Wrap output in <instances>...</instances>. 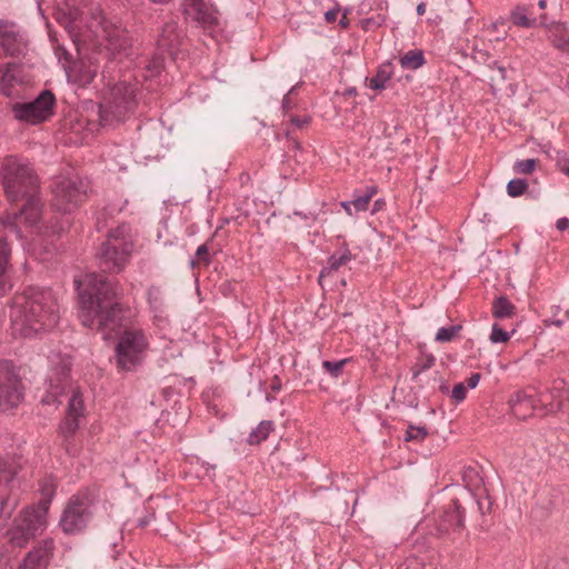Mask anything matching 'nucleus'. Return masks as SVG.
Returning <instances> with one entry per match:
<instances>
[{
    "label": "nucleus",
    "mask_w": 569,
    "mask_h": 569,
    "mask_svg": "<svg viewBox=\"0 0 569 569\" xmlns=\"http://www.w3.org/2000/svg\"><path fill=\"white\" fill-rule=\"evenodd\" d=\"M74 284L79 297V319L81 323L97 329L104 339L117 333L122 327L123 308L118 301L120 287L107 276L89 272Z\"/></svg>",
    "instance_id": "1"
},
{
    "label": "nucleus",
    "mask_w": 569,
    "mask_h": 569,
    "mask_svg": "<svg viewBox=\"0 0 569 569\" xmlns=\"http://www.w3.org/2000/svg\"><path fill=\"white\" fill-rule=\"evenodd\" d=\"M0 183L10 202L24 200V204L17 211L7 213L0 223L22 239L18 221L33 226L38 223L42 213V203L38 197L39 178L28 159L10 154L0 159Z\"/></svg>",
    "instance_id": "2"
},
{
    "label": "nucleus",
    "mask_w": 569,
    "mask_h": 569,
    "mask_svg": "<svg viewBox=\"0 0 569 569\" xmlns=\"http://www.w3.org/2000/svg\"><path fill=\"white\" fill-rule=\"evenodd\" d=\"M10 319L14 335L31 338L50 331L60 319L58 299L49 288L28 287L13 297Z\"/></svg>",
    "instance_id": "3"
},
{
    "label": "nucleus",
    "mask_w": 569,
    "mask_h": 569,
    "mask_svg": "<svg viewBox=\"0 0 569 569\" xmlns=\"http://www.w3.org/2000/svg\"><path fill=\"white\" fill-rule=\"evenodd\" d=\"M132 250L131 227L128 223H122L111 229L97 253L100 269L103 272H121L126 268Z\"/></svg>",
    "instance_id": "4"
},
{
    "label": "nucleus",
    "mask_w": 569,
    "mask_h": 569,
    "mask_svg": "<svg viewBox=\"0 0 569 569\" xmlns=\"http://www.w3.org/2000/svg\"><path fill=\"white\" fill-rule=\"evenodd\" d=\"M140 91L138 84L120 82L114 84L109 96L100 103L99 117L103 126L123 121L138 106Z\"/></svg>",
    "instance_id": "5"
},
{
    "label": "nucleus",
    "mask_w": 569,
    "mask_h": 569,
    "mask_svg": "<svg viewBox=\"0 0 569 569\" xmlns=\"http://www.w3.org/2000/svg\"><path fill=\"white\" fill-rule=\"evenodd\" d=\"M88 182L78 174L60 177L53 184L52 208L61 213H71L84 201Z\"/></svg>",
    "instance_id": "6"
},
{
    "label": "nucleus",
    "mask_w": 569,
    "mask_h": 569,
    "mask_svg": "<svg viewBox=\"0 0 569 569\" xmlns=\"http://www.w3.org/2000/svg\"><path fill=\"white\" fill-rule=\"evenodd\" d=\"M93 498L87 493L73 495L67 502L59 526L67 535L82 532L93 518Z\"/></svg>",
    "instance_id": "7"
},
{
    "label": "nucleus",
    "mask_w": 569,
    "mask_h": 569,
    "mask_svg": "<svg viewBox=\"0 0 569 569\" xmlns=\"http://www.w3.org/2000/svg\"><path fill=\"white\" fill-rule=\"evenodd\" d=\"M147 348L148 341L142 330H124L116 346L118 368L123 371L136 370L142 363Z\"/></svg>",
    "instance_id": "8"
},
{
    "label": "nucleus",
    "mask_w": 569,
    "mask_h": 569,
    "mask_svg": "<svg viewBox=\"0 0 569 569\" xmlns=\"http://www.w3.org/2000/svg\"><path fill=\"white\" fill-rule=\"evenodd\" d=\"M56 101L53 92L46 89L32 101L13 103L11 112L16 120L36 126L49 120L53 116Z\"/></svg>",
    "instance_id": "9"
},
{
    "label": "nucleus",
    "mask_w": 569,
    "mask_h": 569,
    "mask_svg": "<svg viewBox=\"0 0 569 569\" xmlns=\"http://www.w3.org/2000/svg\"><path fill=\"white\" fill-rule=\"evenodd\" d=\"M47 527V519L34 512L33 509L26 508L18 518L14 519L12 528L9 530V541L13 547H26L38 533Z\"/></svg>",
    "instance_id": "10"
},
{
    "label": "nucleus",
    "mask_w": 569,
    "mask_h": 569,
    "mask_svg": "<svg viewBox=\"0 0 569 569\" xmlns=\"http://www.w3.org/2000/svg\"><path fill=\"white\" fill-rule=\"evenodd\" d=\"M0 50L10 57H20L27 52V34L17 23L0 19Z\"/></svg>",
    "instance_id": "11"
},
{
    "label": "nucleus",
    "mask_w": 569,
    "mask_h": 569,
    "mask_svg": "<svg viewBox=\"0 0 569 569\" xmlns=\"http://www.w3.org/2000/svg\"><path fill=\"white\" fill-rule=\"evenodd\" d=\"M20 380L8 362H0V409L17 407L22 399Z\"/></svg>",
    "instance_id": "12"
},
{
    "label": "nucleus",
    "mask_w": 569,
    "mask_h": 569,
    "mask_svg": "<svg viewBox=\"0 0 569 569\" xmlns=\"http://www.w3.org/2000/svg\"><path fill=\"white\" fill-rule=\"evenodd\" d=\"M433 520L439 535L460 531L465 525V510L460 500L453 498L449 505L438 510Z\"/></svg>",
    "instance_id": "13"
},
{
    "label": "nucleus",
    "mask_w": 569,
    "mask_h": 569,
    "mask_svg": "<svg viewBox=\"0 0 569 569\" xmlns=\"http://www.w3.org/2000/svg\"><path fill=\"white\" fill-rule=\"evenodd\" d=\"M181 6L186 19L203 28H213L218 24L216 11L204 0H183Z\"/></svg>",
    "instance_id": "14"
},
{
    "label": "nucleus",
    "mask_w": 569,
    "mask_h": 569,
    "mask_svg": "<svg viewBox=\"0 0 569 569\" xmlns=\"http://www.w3.org/2000/svg\"><path fill=\"white\" fill-rule=\"evenodd\" d=\"M84 405L80 393L72 390L68 401V408L64 419L60 423V431L64 439L71 438L79 428L80 418L83 417Z\"/></svg>",
    "instance_id": "15"
},
{
    "label": "nucleus",
    "mask_w": 569,
    "mask_h": 569,
    "mask_svg": "<svg viewBox=\"0 0 569 569\" xmlns=\"http://www.w3.org/2000/svg\"><path fill=\"white\" fill-rule=\"evenodd\" d=\"M53 548L52 539L42 540L26 555L17 569H48Z\"/></svg>",
    "instance_id": "16"
},
{
    "label": "nucleus",
    "mask_w": 569,
    "mask_h": 569,
    "mask_svg": "<svg viewBox=\"0 0 569 569\" xmlns=\"http://www.w3.org/2000/svg\"><path fill=\"white\" fill-rule=\"evenodd\" d=\"M539 26L543 27L547 32V38L551 44L562 51L569 52V27L560 21H548L547 14L539 17Z\"/></svg>",
    "instance_id": "17"
},
{
    "label": "nucleus",
    "mask_w": 569,
    "mask_h": 569,
    "mask_svg": "<svg viewBox=\"0 0 569 569\" xmlns=\"http://www.w3.org/2000/svg\"><path fill=\"white\" fill-rule=\"evenodd\" d=\"M11 248L4 237H0V297L13 288V268L10 264Z\"/></svg>",
    "instance_id": "18"
},
{
    "label": "nucleus",
    "mask_w": 569,
    "mask_h": 569,
    "mask_svg": "<svg viewBox=\"0 0 569 569\" xmlns=\"http://www.w3.org/2000/svg\"><path fill=\"white\" fill-rule=\"evenodd\" d=\"M183 38V32L179 28L177 21H168L163 24L161 32L157 39L158 50L170 54L179 47Z\"/></svg>",
    "instance_id": "19"
},
{
    "label": "nucleus",
    "mask_w": 569,
    "mask_h": 569,
    "mask_svg": "<svg viewBox=\"0 0 569 569\" xmlns=\"http://www.w3.org/2000/svg\"><path fill=\"white\" fill-rule=\"evenodd\" d=\"M70 363H63L61 371L58 373V378L54 379L50 377L49 380V389L47 390V395L42 398V402L46 405H54L60 403L59 397H61L67 388H70Z\"/></svg>",
    "instance_id": "20"
},
{
    "label": "nucleus",
    "mask_w": 569,
    "mask_h": 569,
    "mask_svg": "<svg viewBox=\"0 0 569 569\" xmlns=\"http://www.w3.org/2000/svg\"><path fill=\"white\" fill-rule=\"evenodd\" d=\"M104 38L108 41V49L113 53L128 54L131 48V40L127 30L120 27H103Z\"/></svg>",
    "instance_id": "21"
},
{
    "label": "nucleus",
    "mask_w": 569,
    "mask_h": 569,
    "mask_svg": "<svg viewBox=\"0 0 569 569\" xmlns=\"http://www.w3.org/2000/svg\"><path fill=\"white\" fill-rule=\"evenodd\" d=\"M57 482L52 477H46L39 482V491L41 495L40 500L37 505L28 507V509H33L34 512L42 516L47 519V515L49 511V507L51 501L56 495Z\"/></svg>",
    "instance_id": "22"
},
{
    "label": "nucleus",
    "mask_w": 569,
    "mask_h": 569,
    "mask_svg": "<svg viewBox=\"0 0 569 569\" xmlns=\"http://www.w3.org/2000/svg\"><path fill=\"white\" fill-rule=\"evenodd\" d=\"M540 396H546L543 415L555 413L559 411L561 409L563 400L568 398L565 380H555L551 390L546 393H540Z\"/></svg>",
    "instance_id": "23"
},
{
    "label": "nucleus",
    "mask_w": 569,
    "mask_h": 569,
    "mask_svg": "<svg viewBox=\"0 0 569 569\" xmlns=\"http://www.w3.org/2000/svg\"><path fill=\"white\" fill-rule=\"evenodd\" d=\"M545 397L546 396L528 395L525 391H518L511 397L509 402L515 415H518L519 408L530 407L533 411H538L541 416H545Z\"/></svg>",
    "instance_id": "24"
},
{
    "label": "nucleus",
    "mask_w": 569,
    "mask_h": 569,
    "mask_svg": "<svg viewBox=\"0 0 569 569\" xmlns=\"http://www.w3.org/2000/svg\"><path fill=\"white\" fill-rule=\"evenodd\" d=\"M353 258L355 257L349 250L348 244L343 242L340 246L339 251L332 253L328 258L327 264L320 270L319 281H321L322 278L330 276L332 272L338 271L342 266H346Z\"/></svg>",
    "instance_id": "25"
},
{
    "label": "nucleus",
    "mask_w": 569,
    "mask_h": 569,
    "mask_svg": "<svg viewBox=\"0 0 569 569\" xmlns=\"http://www.w3.org/2000/svg\"><path fill=\"white\" fill-rule=\"evenodd\" d=\"M510 20L517 27L535 28L539 26V18L531 17L526 6H517L510 13Z\"/></svg>",
    "instance_id": "26"
},
{
    "label": "nucleus",
    "mask_w": 569,
    "mask_h": 569,
    "mask_svg": "<svg viewBox=\"0 0 569 569\" xmlns=\"http://www.w3.org/2000/svg\"><path fill=\"white\" fill-rule=\"evenodd\" d=\"M393 74V66L391 62H386L379 66L376 74L370 78L369 87L372 90H383L387 87V82L391 79Z\"/></svg>",
    "instance_id": "27"
},
{
    "label": "nucleus",
    "mask_w": 569,
    "mask_h": 569,
    "mask_svg": "<svg viewBox=\"0 0 569 569\" xmlns=\"http://www.w3.org/2000/svg\"><path fill=\"white\" fill-rule=\"evenodd\" d=\"M516 315V306L506 297L499 296L492 301V316L497 319H507Z\"/></svg>",
    "instance_id": "28"
},
{
    "label": "nucleus",
    "mask_w": 569,
    "mask_h": 569,
    "mask_svg": "<svg viewBox=\"0 0 569 569\" xmlns=\"http://www.w3.org/2000/svg\"><path fill=\"white\" fill-rule=\"evenodd\" d=\"M399 63L402 69L417 70L426 63L425 53L422 50H409L399 57Z\"/></svg>",
    "instance_id": "29"
},
{
    "label": "nucleus",
    "mask_w": 569,
    "mask_h": 569,
    "mask_svg": "<svg viewBox=\"0 0 569 569\" xmlns=\"http://www.w3.org/2000/svg\"><path fill=\"white\" fill-rule=\"evenodd\" d=\"M272 430L273 422L271 420H263L249 433L247 441L251 446L259 445L268 438Z\"/></svg>",
    "instance_id": "30"
},
{
    "label": "nucleus",
    "mask_w": 569,
    "mask_h": 569,
    "mask_svg": "<svg viewBox=\"0 0 569 569\" xmlns=\"http://www.w3.org/2000/svg\"><path fill=\"white\" fill-rule=\"evenodd\" d=\"M376 193V188L368 187L366 191L359 192L356 191L353 194V199L351 200V203L355 209V213L365 212L368 210L369 202L373 194Z\"/></svg>",
    "instance_id": "31"
},
{
    "label": "nucleus",
    "mask_w": 569,
    "mask_h": 569,
    "mask_svg": "<svg viewBox=\"0 0 569 569\" xmlns=\"http://www.w3.org/2000/svg\"><path fill=\"white\" fill-rule=\"evenodd\" d=\"M14 81L16 74L13 73L11 64H8L6 68H0V91L3 94L10 96Z\"/></svg>",
    "instance_id": "32"
},
{
    "label": "nucleus",
    "mask_w": 569,
    "mask_h": 569,
    "mask_svg": "<svg viewBox=\"0 0 569 569\" xmlns=\"http://www.w3.org/2000/svg\"><path fill=\"white\" fill-rule=\"evenodd\" d=\"M164 59L162 54L157 53L154 54L146 64L144 71L142 73L143 79H151L153 77H157L160 74L163 68Z\"/></svg>",
    "instance_id": "33"
},
{
    "label": "nucleus",
    "mask_w": 569,
    "mask_h": 569,
    "mask_svg": "<svg viewBox=\"0 0 569 569\" xmlns=\"http://www.w3.org/2000/svg\"><path fill=\"white\" fill-rule=\"evenodd\" d=\"M349 361V358H345L341 360H325L322 362V368L332 378H338L342 375L343 368Z\"/></svg>",
    "instance_id": "34"
},
{
    "label": "nucleus",
    "mask_w": 569,
    "mask_h": 569,
    "mask_svg": "<svg viewBox=\"0 0 569 569\" xmlns=\"http://www.w3.org/2000/svg\"><path fill=\"white\" fill-rule=\"evenodd\" d=\"M462 329L461 325H455L450 327H441L438 329L435 340L437 342H449L451 341Z\"/></svg>",
    "instance_id": "35"
},
{
    "label": "nucleus",
    "mask_w": 569,
    "mask_h": 569,
    "mask_svg": "<svg viewBox=\"0 0 569 569\" xmlns=\"http://www.w3.org/2000/svg\"><path fill=\"white\" fill-rule=\"evenodd\" d=\"M148 302L151 310L157 315L162 312L163 299L159 288L151 287L148 290Z\"/></svg>",
    "instance_id": "36"
},
{
    "label": "nucleus",
    "mask_w": 569,
    "mask_h": 569,
    "mask_svg": "<svg viewBox=\"0 0 569 569\" xmlns=\"http://www.w3.org/2000/svg\"><path fill=\"white\" fill-rule=\"evenodd\" d=\"M528 188V183L523 179H512L507 184V193L512 197H519L525 193Z\"/></svg>",
    "instance_id": "37"
},
{
    "label": "nucleus",
    "mask_w": 569,
    "mask_h": 569,
    "mask_svg": "<svg viewBox=\"0 0 569 569\" xmlns=\"http://www.w3.org/2000/svg\"><path fill=\"white\" fill-rule=\"evenodd\" d=\"M537 163L536 159L518 160L513 164V171L519 174H529L535 171Z\"/></svg>",
    "instance_id": "38"
},
{
    "label": "nucleus",
    "mask_w": 569,
    "mask_h": 569,
    "mask_svg": "<svg viewBox=\"0 0 569 569\" xmlns=\"http://www.w3.org/2000/svg\"><path fill=\"white\" fill-rule=\"evenodd\" d=\"M17 507L16 500L10 498L0 497V520L9 519Z\"/></svg>",
    "instance_id": "39"
},
{
    "label": "nucleus",
    "mask_w": 569,
    "mask_h": 569,
    "mask_svg": "<svg viewBox=\"0 0 569 569\" xmlns=\"http://www.w3.org/2000/svg\"><path fill=\"white\" fill-rule=\"evenodd\" d=\"M428 435L426 427H416L412 425L408 426L406 431L405 440L406 441H419L423 440Z\"/></svg>",
    "instance_id": "40"
},
{
    "label": "nucleus",
    "mask_w": 569,
    "mask_h": 569,
    "mask_svg": "<svg viewBox=\"0 0 569 569\" xmlns=\"http://www.w3.org/2000/svg\"><path fill=\"white\" fill-rule=\"evenodd\" d=\"M511 335L501 328L498 323L492 325L490 341L492 343H503L510 339Z\"/></svg>",
    "instance_id": "41"
},
{
    "label": "nucleus",
    "mask_w": 569,
    "mask_h": 569,
    "mask_svg": "<svg viewBox=\"0 0 569 569\" xmlns=\"http://www.w3.org/2000/svg\"><path fill=\"white\" fill-rule=\"evenodd\" d=\"M488 67L489 69H491L492 71H496L497 74L496 76H492L490 79L492 82H503L506 81L507 79V72H506V68L500 66L498 63V61L496 60H492L491 62L488 63Z\"/></svg>",
    "instance_id": "42"
},
{
    "label": "nucleus",
    "mask_w": 569,
    "mask_h": 569,
    "mask_svg": "<svg viewBox=\"0 0 569 569\" xmlns=\"http://www.w3.org/2000/svg\"><path fill=\"white\" fill-rule=\"evenodd\" d=\"M557 168L569 177V156L565 151H558L556 157Z\"/></svg>",
    "instance_id": "43"
},
{
    "label": "nucleus",
    "mask_w": 569,
    "mask_h": 569,
    "mask_svg": "<svg viewBox=\"0 0 569 569\" xmlns=\"http://www.w3.org/2000/svg\"><path fill=\"white\" fill-rule=\"evenodd\" d=\"M450 396L456 403L462 402L467 397V387L462 382L457 383Z\"/></svg>",
    "instance_id": "44"
},
{
    "label": "nucleus",
    "mask_w": 569,
    "mask_h": 569,
    "mask_svg": "<svg viewBox=\"0 0 569 569\" xmlns=\"http://www.w3.org/2000/svg\"><path fill=\"white\" fill-rule=\"evenodd\" d=\"M435 363V357L433 356H429L426 360V362H423L422 365H418L416 367V369L413 370V379H416L421 372L430 369Z\"/></svg>",
    "instance_id": "45"
},
{
    "label": "nucleus",
    "mask_w": 569,
    "mask_h": 569,
    "mask_svg": "<svg viewBox=\"0 0 569 569\" xmlns=\"http://www.w3.org/2000/svg\"><path fill=\"white\" fill-rule=\"evenodd\" d=\"M476 503H477L478 510L480 511L481 515H486V513L490 512L492 502L489 497H485L483 499L479 498L476 500Z\"/></svg>",
    "instance_id": "46"
},
{
    "label": "nucleus",
    "mask_w": 569,
    "mask_h": 569,
    "mask_svg": "<svg viewBox=\"0 0 569 569\" xmlns=\"http://www.w3.org/2000/svg\"><path fill=\"white\" fill-rule=\"evenodd\" d=\"M311 118L309 116L303 117H291L290 122L298 129H302L310 123Z\"/></svg>",
    "instance_id": "47"
},
{
    "label": "nucleus",
    "mask_w": 569,
    "mask_h": 569,
    "mask_svg": "<svg viewBox=\"0 0 569 569\" xmlns=\"http://www.w3.org/2000/svg\"><path fill=\"white\" fill-rule=\"evenodd\" d=\"M196 256L200 261H202L207 264L210 262L209 250H208L207 244L199 246L196 251Z\"/></svg>",
    "instance_id": "48"
},
{
    "label": "nucleus",
    "mask_w": 569,
    "mask_h": 569,
    "mask_svg": "<svg viewBox=\"0 0 569 569\" xmlns=\"http://www.w3.org/2000/svg\"><path fill=\"white\" fill-rule=\"evenodd\" d=\"M293 216L296 217H299L306 221H308L307 226H310V222H315L317 217L316 214L309 212V213H303L301 211H293Z\"/></svg>",
    "instance_id": "49"
},
{
    "label": "nucleus",
    "mask_w": 569,
    "mask_h": 569,
    "mask_svg": "<svg viewBox=\"0 0 569 569\" xmlns=\"http://www.w3.org/2000/svg\"><path fill=\"white\" fill-rule=\"evenodd\" d=\"M480 373L476 372V373H471V376L468 378L467 382H468V387L470 389H473L478 386L479 381H480Z\"/></svg>",
    "instance_id": "50"
},
{
    "label": "nucleus",
    "mask_w": 569,
    "mask_h": 569,
    "mask_svg": "<svg viewBox=\"0 0 569 569\" xmlns=\"http://www.w3.org/2000/svg\"><path fill=\"white\" fill-rule=\"evenodd\" d=\"M556 227L559 231H565L569 228V219L563 217L559 218L556 222Z\"/></svg>",
    "instance_id": "51"
},
{
    "label": "nucleus",
    "mask_w": 569,
    "mask_h": 569,
    "mask_svg": "<svg viewBox=\"0 0 569 569\" xmlns=\"http://www.w3.org/2000/svg\"><path fill=\"white\" fill-rule=\"evenodd\" d=\"M293 90H295V87H293V88H291V89L289 90V92H288V93L283 97V99H282V109H283L284 111H288V110H290V109H291V102H290V99H289V94H290V93H292V92H293Z\"/></svg>",
    "instance_id": "52"
},
{
    "label": "nucleus",
    "mask_w": 569,
    "mask_h": 569,
    "mask_svg": "<svg viewBox=\"0 0 569 569\" xmlns=\"http://www.w3.org/2000/svg\"><path fill=\"white\" fill-rule=\"evenodd\" d=\"M341 207L345 209V211L349 216H357L358 213H355L353 206L351 203V200L341 202Z\"/></svg>",
    "instance_id": "53"
},
{
    "label": "nucleus",
    "mask_w": 569,
    "mask_h": 569,
    "mask_svg": "<svg viewBox=\"0 0 569 569\" xmlns=\"http://www.w3.org/2000/svg\"><path fill=\"white\" fill-rule=\"evenodd\" d=\"M337 14H338V10H328L326 13H325V19L327 22H335L336 19H337Z\"/></svg>",
    "instance_id": "54"
},
{
    "label": "nucleus",
    "mask_w": 569,
    "mask_h": 569,
    "mask_svg": "<svg viewBox=\"0 0 569 569\" xmlns=\"http://www.w3.org/2000/svg\"><path fill=\"white\" fill-rule=\"evenodd\" d=\"M426 8H427V4L425 2H420L418 6H417V13L419 16H423L425 12H426Z\"/></svg>",
    "instance_id": "55"
},
{
    "label": "nucleus",
    "mask_w": 569,
    "mask_h": 569,
    "mask_svg": "<svg viewBox=\"0 0 569 569\" xmlns=\"http://www.w3.org/2000/svg\"><path fill=\"white\" fill-rule=\"evenodd\" d=\"M151 3H154V4H161V6H164V4H169L170 2H172L173 0H149Z\"/></svg>",
    "instance_id": "56"
},
{
    "label": "nucleus",
    "mask_w": 569,
    "mask_h": 569,
    "mask_svg": "<svg viewBox=\"0 0 569 569\" xmlns=\"http://www.w3.org/2000/svg\"><path fill=\"white\" fill-rule=\"evenodd\" d=\"M440 391L442 393H448L449 392V385L447 382H442L439 387Z\"/></svg>",
    "instance_id": "57"
},
{
    "label": "nucleus",
    "mask_w": 569,
    "mask_h": 569,
    "mask_svg": "<svg viewBox=\"0 0 569 569\" xmlns=\"http://www.w3.org/2000/svg\"><path fill=\"white\" fill-rule=\"evenodd\" d=\"M69 16L73 17L72 23H74L76 22V17H79V11L77 9L70 10Z\"/></svg>",
    "instance_id": "58"
},
{
    "label": "nucleus",
    "mask_w": 569,
    "mask_h": 569,
    "mask_svg": "<svg viewBox=\"0 0 569 569\" xmlns=\"http://www.w3.org/2000/svg\"><path fill=\"white\" fill-rule=\"evenodd\" d=\"M552 325H555L556 327L559 328L563 325V320L562 319L552 320Z\"/></svg>",
    "instance_id": "59"
},
{
    "label": "nucleus",
    "mask_w": 569,
    "mask_h": 569,
    "mask_svg": "<svg viewBox=\"0 0 569 569\" xmlns=\"http://www.w3.org/2000/svg\"><path fill=\"white\" fill-rule=\"evenodd\" d=\"M538 7H539V9H545L547 7V1L546 0H539L538 1Z\"/></svg>",
    "instance_id": "60"
},
{
    "label": "nucleus",
    "mask_w": 569,
    "mask_h": 569,
    "mask_svg": "<svg viewBox=\"0 0 569 569\" xmlns=\"http://www.w3.org/2000/svg\"><path fill=\"white\" fill-rule=\"evenodd\" d=\"M271 389H272L273 391H279V390H280V383H279V382H273V383L271 385Z\"/></svg>",
    "instance_id": "61"
},
{
    "label": "nucleus",
    "mask_w": 569,
    "mask_h": 569,
    "mask_svg": "<svg viewBox=\"0 0 569 569\" xmlns=\"http://www.w3.org/2000/svg\"><path fill=\"white\" fill-rule=\"evenodd\" d=\"M379 208H380V201L377 200V201H375V208H373L372 212H376L377 210H379Z\"/></svg>",
    "instance_id": "62"
},
{
    "label": "nucleus",
    "mask_w": 569,
    "mask_h": 569,
    "mask_svg": "<svg viewBox=\"0 0 569 569\" xmlns=\"http://www.w3.org/2000/svg\"><path fill=\"white\" fill-rule=\"evenodd\" d=\"M340 24H341L342 27H347L348 22H347L346 17L340 21Z\"/></svg>",
    "instance_id": "63"
},
{
    "label": "nucleus",
    "mask_w": 569,
    "mask_h": 569,
    "mask_svg": "<svg viewBox=\"0 0 569 569\" xmlns=\"http://www.w3.org/2000/svg\"><path fill=\"white\" fill-rule=\"evenodd\" d=\"M366 26H370V24H375L373 20L372 19H367L365 21Z\"/></svg>",
    "instance_id": "64"
}]
</instances>
